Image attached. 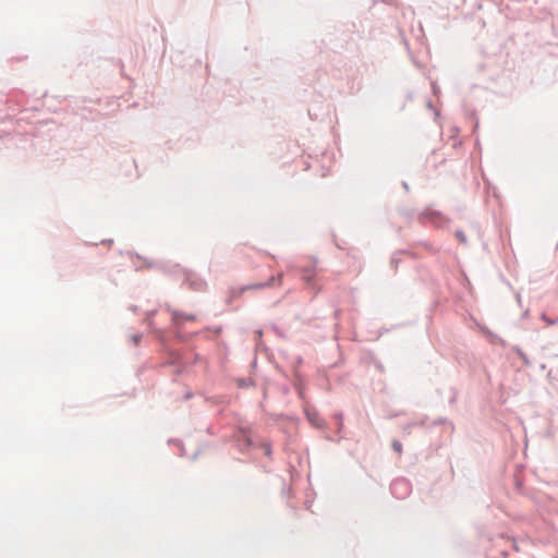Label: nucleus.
Wrapping results in <instances>:
<instances>
[{"label":"nucleus","mask_w":558,"mask_h":558,"mask_svg":"<svg viewBox=\"0 0 558 558\" xmlns=\"http://www.w3.org/2000/svg\"><path fill=\"white\" fill-rule=\"evenodd\" d=\"M315 270L314 269H305L303 271V275H302V279L306 282V283H311L312 280L314 279L315 277Z\"/></svg>","instance_id":"1"},{"label":"nucleus","mask_w":558,"mask_h":558,"mask_svg":"<svg viewBox=\"0 0 558 558\" xmlns=\"http://www.w3.org/2000/svg\"><path fill=\"white\" fill-rule=\"evenodd\" d=\"M392 448L395 449V451H397L399 454L402 452V445L400 441L398 440H395L392 442Z\"/></svg>","instance_id":"2"},{"label":"nucleus","mask_w":558,"mask_h":558,"mask_svg":"<svg viewBox=\"0 0 558 558\" xmlns=\"http://www.w3.org/2000/svg\"><path fill=\"white\" fill-rule=\"evenodd\" d=\"M456 235H457V238L459 239V241H460L461 243H465V242H466V238H465V235L463 234V232H461V231H457V232H456Z\"/></svg>","instance_id":"3"},{"label":"nucleus","mask_w":558,"mask_h":558,"mask_svg":"<svg viewBox=\"0 0 558 558\" xmlns=\"http://www.w3.org/2000/svg\"><path fill=\"white\" fill-rule=\"evenodd\" d=\"M281 279H282V275L280 274V275L278 276V281H279V283L281 282Z\"/></svg>","instance_id":"4"}]
</instances>
